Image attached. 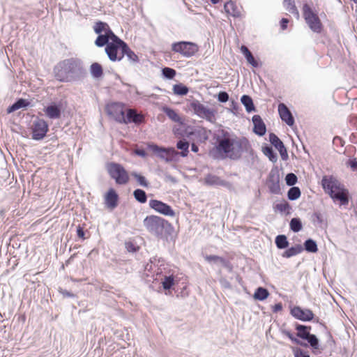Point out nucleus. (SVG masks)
<instances>
[{
    "mask_svg": "<svg viewBox=\"0 0 357 357\" xmlns=\"http://www.w3.org/2000/svg\"><path fill=\"white\" fill-rule=\"evenodd\" d=\"M162 72L163 76L169 79H173L176 75V70L169 67L164 68Z\"/></svg>",
    "mask_w": 357,
    "mask_h": 357,
    "instance_id": "nucleus-50",
    "label": "nucleus"
},
{
    "mask_svg": "<svg viewBox=\"0 0 357 357\" xmlns=\"http://www.w3.org/2000/svg\"><path fill=\"white\" fill-rule=\"evenodd\" d=\"M241 51L245 57V59L250 56L251 54H252L251 52L249 50V49L245 45H242L241 47Z\"/></svg>",
    "mask_w": 357,
    "mask_h": 357,
    "instance_id": "nucleus-57",
    "label": "nucleus"
},
{
    "mask_svg": "<svg viewBox=\"0 0 357 357\" xmlns=\"http://www.w3.org/2000/svg\"><path fill=\"white\" fill-rule=\"evenodd\" d=\"M289 227L291 231L294 232H298L300 231L302 228V222L300 218H294L290 220L289 222Z\"/></svg>",
    "mask_w": 357,
    "mask_h": 357,
    "instance_id": "nucleus-42",
    "label": "nucleus"
},
{
    "mask_svg": "<svg viewBox=\"0 0 357 357\" xmlns=\"http://www.w3.org/2000/svg\"><path fill=\"white\" fill-rule=\"evenodd\" d=\"M173 91L176 95L185 96L188 93L189 89L183 84H177L174 85Z\"/></svg>",
    "mask_w": 357,
    "mask_h": 357,
    "instance_id": "nucleus-43",
    "label": "nucleus"
},
{
    "mask_svg": "<svg viewBox=\"0 0 357 357\" xmlns=\"http://www.w3.org/2000/svg\"><path fill=\"white\" fill-rule=\"evenodd\" d=\"M301 195V190L298 187H291L287 192V197L291 201L298 199Z\"/></svg>",
    "mask_w": 357,
    "mask_h": 357,
    "instance_id": "nucleus-40",
    "label": "nucleus"
},
{
    "mask_svg": "<svg viewBox=\"0 0 357 357\" xmlns=\"http://www.w3.org/2000/svg\"><path fill=\"white\" fill-rule=\"evenodd\" d=\"M269 296L268 291L264 287H258L255 294H254V298L258 301H264Z\"/></svg>",
    "mask_w": 357,
    "mask_h": 357,
    "instance_id": "nucleus-33",
    "label": "nucleus"
},
{
    "mask_svg": "<svg viewBox=\"0 0 357 357\" xmlns=\"http://www.w3.org/2000/svg\"><path fill=\"white\" fill-rule=\"evenodd\" d=\"M266 184L270 192L272 194L278 195L280 193V172L277 167L273 168L271 170Z\"/></svg>",
    "mask_w": 357,
    "mask_h": 357,
    "instance_id": "nucleus-14",
    "label": "nucleus"
},
{
    "mask_svg": "<svg viewBox=\"0 0 357 357\" xmlns=\"http://www.w3.org/2000/svg\"><path fill=\"white\" fill-rule=\"evenodd\" d=\"M130 175L136 179L139 185L144 188L149 187V183L144 176L139 174L135 172H131Z\"/></svg>",
    "mask_w": 357,
    "mask_h": 357,
    "instance_id": "nucleus-45",
    "label": "nucleus"
},
{
    "mask_svg": "<svg viewBox=\"0 0 357 357\" xmlns=\"http://www.w3.org/2000/svg\"><path fill=\"white\" fill-rule=\"evenodd\" d=\"M77 236L79 238H82V239H85L84 231L83 230V229L80 226H78V227L77 229Z\"/></svg>",
    "mask_w": 357,
    "mask_h": 357,
    "instance_id": "nucleus-61",
    "label": "nucleus"
},
{
    "mask_svg": "<svg viewBox=\"0 0 357 357\" xmlns=\"http://www.w3.org/2000/svg\"><path fill=\"white\" fill-rule=\"evenodd\" d=\"M204 183L208 185L222 186L229 190H231L232 188V184L230 182L223 180L220 177L211 174H208L206 176Z\"/></svg>",
    "mask_w": 357,
    "mask_h": 357,
    "instance_id": "nucleus-17",
    "label": "nucleus"
},
{
    "mask_svg": "<svg viewBox=\"0 0 357 357\" xmlns=\"http://www.w3.org/2000/svg\"><path fill=\"white\" fill-rule=\"evenodd\" d=\"M277 150L279 151L282 160H287L288 158L287 151L284 145H282L281 147L279 148V149Z\"/></svg>",
    "mask_w": 357,
    "mask_h": 357,
    "instance_id": "nucleus-54",
    "label": "nucleus"
},
{
    "mask_svg": "<svg viewBox=\"0 0 357 357\" xmlns=\"http://www.w3.org/2000/svg\"><path fill=\"white\" fill-rule=\"evenodd\" d=\"M262 151H263L264 154L266 156H267L271 162H275L278 160V155L274 152L272 146H266L262 148Z\"/></svg>",
    "mask_w": 357,
    "mask_h": 357,
    "instance_id": "nucleus-36",
    "label": "nucleus"
},
{
    "mask_svg": "<svg viewBox=\"0 0 357 357\" xmlns=\"http://www.w3.org/2000/svg\"><path fill=\"white\" fill-rule=\"evenodd\" d=\"M222 266H224L225 268L228 270L229 272H231L233 269V266L231 264L227 259L224 261V262L222 264Z\"/></svg>",
    "mask_w": 357,
    "mask_h": 357,
    "instance_id": "nucleus-60",
    "label": "nucleus"
},
{
    "mask_svg": "<svg viewBox=\"0 0 357 357\" xmlns=\"http://www.w3.org/2000/svg\"><path fill=\"white\" fill-rule=\"evenodd\" d=\"M45 112L46 115L52 119H59L61 116V109L56 105L47 107Z\"/></svg>",
    "mask_w": 357,
    "mask_h": 357,
    "instance_id": "nucleus-25",
    "label": "nucleus"
},
{
    "mask_svg": "<svg viewBox=\"0 0 357 357\" xmlns=\"http://www.w3.org/2000/svg\"><path fill=\"white\" fill-rule=\"evenodd\" d=\"M162 112L168 116L169 119L175 123H181V119L178 114L173 109L164 106L162 109Z\"/></svg>",
    "mask_w": 357,
    "mask_h": 357,
    "instance_id": "nucleus-28",
    "label": "nucleus"
},
{
    "mask_svg": "<svg viewBox=\"0 0 357 357\" xmlns=\"http://www.w3.org/2000/svg\"><path fill=\"white\" fill-rule=\"evenodd\" d=\"M294 357H310L307 351H305L301 348H293Z\"/></svg>",
    "mask_w": 357,
    "mask_h": 357,
    "instance_id": "nucleus-52",
    "label": "nucleus"
},
{
    "mask_svg": "<svg viewBox=\"0 0 357 357\" xmlns=\"http://www.w3.org/2000/svg\"><path fill=\"white\" fill-rule=\"evenodd\" d=\"M135 199L139 203L144 204L147 201V195L144 190L142 189H136L133 192Z\"/></svg>",
    "mask_w": 357,
    "mask_h": 357,
    "instance_id": "nucleus-39",
    "label": "nucleus"
},
{
    "mask_svg": "<svg viewBox=\"0 0 357 357\" xmlns=\"http://www.w3.org/2000/svg\"><path fill=\"white\" fill-rule=\"evenodd\" d=\"M54 73L57 80L68 82L82 78L85 70L80 60L70 58L59 62L54 67Z\"/></svg>",
    "mask_w": 357,
    "mask_h": 357,
    "instance_id": "nucleus-3",
    "label": "nucleus"
},
{
    "mask_svg": "<svg viewBox=\"0 0 357 357\" xmlns=\"http://www.w3.org/2000/svg\"><path fill=\"white\" fill-rule=\"evenodd\" d=\"M247 61L253 67L257 68L259 66L258 62L255 60L253 55L251 54L250 56L246 58Z\"/></svg>",
    "mask_w": 357,
    "mask_h": 357,
    "instance_id": "nucleus-55",
    "label": "nucleus"
},
{
    "mask_svg": "<svg viewBox=\"0 0 357 357\" xmlns=\"http://www.w3.org/2000/svg\"><path fill=\"white\" fill-rule=\"evenodd\" d=\"M305 340L307 342L312 350L319 349V341L315 335L310 333Z\"/></svg>",
    "mask_w": 357,
    "mask_h": 357,
    "instance_id": "nucleus-41",
    "label": "nucleus"
},
{
    "mask_svg": "<svg viewBox=\"0 0 357 357\" xmlns=\"http://www.w3.org/2000/svg\"><path fill=\"white\" fill-rule=\"evenodd\" d=\"M190 108L193 111L195 114L208 121H212L215 118L214 110L208 108L197 100H193L190 103Z\"/></svg>",
    "mask_w": 357,
    "mask_h": 357,
    "instance_id": "nucleus-10",
    "label": "nucleus"
},
{
    "mask_svg": "<svg viewBox=\"0 0 357 357\" xmlns=\"http://www.w3.org/2000/svg\"><path fill=\"white\" fill-rule=\"evenodd\" d=\"M312 221L314 224L322 225L324 222L323 215L319 211H315L312 215Z\"/></svg>",
    "mask_w": 357,
    "mask_h": 357,
    "instance_id": "nucleus-51",
    "label": "nucleus"
},
{
    "mask_svg": "<svg viewBox=\"0 0 357 357\" xmlns=\"http://www.w3.org/2000/svg\"><path fill=\"white\" fill-rule=\"evenodd\" d=\"M239 107H239V105H238L237 102H234V101H232V102H231V112H232L234 114H236V115H237V114H238V109H239Z\"/></svg>",
    "mask_w": 357,
    "mask_h": 357,
    "instance_id": "nucleus-58",
    "label": "nucleus"
},
{
    "mask_svg": "<svg viewBox=\"0 0 357 357\" xmlns=\"http://www.w3.org/2000/svg\"><path fill=\"white\" fill-rule=\"evenodd\" d=\"M229 94L225 91H220L218 94V100L220 102H226L229 100Z\"/></svg>",
    "mask_w": 357,
    "mask_h": 357,
    "instance_id": "nucleus-53",
    "label": "nucleus"
},
{
    "mask_svg": "<svg viewBox=\"0 0 357 357\" xmlns=\"http://www.w3.org/2000/svg\"><path fill=\"white\" fill-rule=\"evenodd\" d=\"M59 292L64 296V297H69V298H74L75 295L73 294L72 292H70L66 289H60Z\"/></svg>",
    "mask_w": 357,
    "mask_h": 357,
    "instance_id": "nucleus-59",
    "label": "nucleus"
},
{
    "mask_svg": "<svg viewBox=\"0 0 357 357\" xmlns=\"http://www.w3.org/2000/svg\"><path fill=\"white\" fill-rule=\"evenodd\" d=\"M205 259L209 263L222 264L226 259L218 255H206Z\"/></svg>",
    "mask_w": 357,
    "mask_h": 357,
    "instance_id": "nucleus-48",
    "label": "nucleus"
},
{
    "mask_svg": "<svg viewBox=\"0 0 357 357\" xmlns=\"http://www.w3.org/2000/svg\"><path fill=\"white\" fill-rule=\"evenodd\" d=\"M147 149L153 152L159 158L165 160L166 162H172L175 160V158L178 155L174 148H165L159 146L158 145L151 143L147 145Z\"/></svg>",
    "mask_w": 357,
    "mask_h": 357,
    "instance_id": "nucleus-8",
    "label": "nucleus"
},
{
    "mask_svg": "<svg viewBox=\"0 0 357 357\" xmlns=\"http://www.w3.org/2000/svg\"><path fill=\"white\" fill-rule=\"evenodd\" d=\"M303 250V247L300 245H296L295 246H292L289 248H288L286 251L283 252L282 256L283 257L289 258L294 256H296L298 254H300Z\"/></svg>",
    "mask_w": 357,
    "mask_h": 357,
    "instance_id": "nucleus-29",
    "label": "nucleus"
},
{
    "mask_svg": "<svg viewBox=\"0 0 357 357\" xmlns=\"http://www.w3.org/2000/svg\"><path fill=\"white\" fill-rule=\"evenodd\" d=\"M48 131V124L41 119H37L33 121L31 127L32 139L34 140H41L45 136Z\"/></svg>",
    "mask_w": 357,
    "mask_h": 357,
    "instance_id": "nucleus-13",
    "label": "nucleus"
},
{
    "mask_svg": "<svg viewBox=\"0 0 357 357\" xmlns=\"http://www.w3.org/2000/svg\"><path fill=\"white\" fill-rule=\"evenodd\" d=\"M149 206L156 212L166 215L174 217L175 216V212L172 208L166 203L157 199H151L149 201Z\"/></svg>",
    "mask_w": 357,
    "mask_h": 357,
    "instance_id": "nucleus-15",
    "label": "nucleus"
},
{
    "mask_svg": "<svg viewBox=\"0 0 357 357\" xmlns=\"http://www.w3.org/2000/svg\"><path fill=\"white\" fill-rule=\"evenodd\" d=\"M167 266L164 259L154 257L151 258L149 262L145 265L144 271L146 272L147 276L151 274V277L154 278L155 275L156 278L154 280H158V276L162 277L166 274Z\"/></svg>",
    "mask_w": 357,
    "mask_h": 357,
    "instance_id": "nucleus-5",
    "label": "nucleus"
},
{
    "mask_svg": "<svg viewBox=\"0 0 357 357\" xmlns=\"http://www.w3.org/2000/svg\"><path fill=\"white\" fill-rule=\"evenodd\" d=\"M224 8L227 13L234 17L241 16V11L234 2L231 1H227L225 3Z\"/></svg>",
    "mask_w": 357,
    "mask_h": 357,
    "instance_id": "nucleus-23",
    "label": "nucleus"
},
{
    "mask_svg": "<svg viewBox=\"0 0 357 357\" xmlns=\"http://www.w3.org/2000/svg\"><path fill=\"white\" fill-rule=\"evenodd\" d=\"M295 328L297 331L296 336L303 340L307 339V337L310 334L311 326L296 324Z\"/></svg>",
    "mask_w": 357,
    "mask_h": 357,
    "instance_id": "nucleus-26",
    "label": "nucleus"
},
{
    "mask_svg": "<svg viewBox=\"0 0 357 357\" xmlns=\"http://www.w3.org/2000/svg\"><path fill=\"white\" fill-rule=\"evenodd\" d=\"M114 36H116V35L114 34L112 30H107V32L105 33L98 34L95 40V45L99 47L107 46L114 39Z\"/></svg>",
    "mask_w": 357,
    "mask_h": 357,
    "instance_id": "nucleus-21",
    "label": "nucleus"
},
{
    "mask_svg": "<svg viewBox=\"0 0 357 357\" xmlns=\"http://www.w3.org/2000/svg\"><path fill=\"white\" fill-rule=\"evenodd\" d=\"M253 123V132L259 135L264 136L266 132V127L259 115H254L252 118Z\"/></svg>",
    "mask_w": 357,
    "mask_h": 357,
    "instance_id": "nucleus-20",
    "label": "nucleus"
},
{
    "mask_svg": "<svg viewBox=\"0 0 357 357\" xmlns=\"http://www.w3.org/2000/svg\"><path fill=\"white\" fill-rule=\"evenodd\" d=\"M278 113L282 121L285 122L289 126L294 125V118L285 104L280 103L278 105Z\"/></svg>",
    "mask_w": 357,
    "mask_h": 357,
    "instance_id": "nucleus-18",
    "label": "nucleus"
},
{
    "mask_svg": "<svg viewBox=\"0 0 357 357\" xmlns=\"http://www.w3.org/2000/svg\"><path fill=\"white\" fill-rule=\"evenodd\" d=\"M176 148L181 150L179 153L182 157H186L188 153L189 143L185 139H181L177 142Z\"/></svg>",
    "mask_w": 357,
    "mask_h": 357,
    "instance_id": "nucleus-35",
    "label": "nucleus"
},
{
    "mask_svg": "<svg viewBox=\"0 0 357 357\" xmlns=\"http://www.w3.org/2000/svg\"><path fill=\"white\" fill-rule=\"evenodd\" d=\"M308 252H317L318 250L317 245L315 241L308 238L304 242V248Z\"/></svg>",
    "mask_w": 357,
    "mask_h": 357,
    "instance_id": "nucleus-37",
    "label": "nucleus"
},
{
    "mask_svg": "<svg viewBox=\"0 0 357 357\" xmlns=\"http://www.w3.org/2000/svg\"><path fill=\"white\" fill-rule=\"evenodd\" d=\"M269 142L276 149H279L280 147L284 145L280 139L274 133L269 134Z\"/></svg>",
    "mask_w": 357,
    "mask_h": 357,
    "instance_id": "nucleus-47",
    "label": "nucleus"
},
{
    "mask_svg": "<svg viewBox=\"0 0 357 357\" xmlns=\"http://www.w3.org/2000/svg\"><path fill=\"white\" fill-rule=\"evenodd\" d=\"M119 196L114 189H110L105 195V204L111 208H115L118 205Z\"/></svg>",
    "mask_w": 357,
    "mask_h": 357,
    "instance_id": "nucleus-22",
    "label": "nucleus"
},
{
    "mask_svg": "<svg viewBox=\"0 0 357 357\" xmlns=\"http://www.w3.org/2000/svg\"><path fill=\"white\" fill-rule=\"evenodd\" d=\"M19 109L18 105H16L15 102H14L12 105L9 106L7 109V112L8 114H10L12 112H14L15 111Z\"/></svg>",
    "mask_w": 357,
    "mask_h": 357,
    "instance_id": "nucleus-62",
    "label": "nucleus"
},
{
    "mask_svg": "<svg viewBox=\"0 0 357 357\" xmlns=\"http://www.w3.org/2000/svg\"><path fill=\"white\" fill-rule=\"evenodd\" d=\"M126 43L117 36L105 47V52L112 61H121V54H123L124 45Z\"/></svg>",
    "mask_w": 357,
    "mask_h": 357,
    "instance_id": "nucleus-6",
    "label": "nucleus"
},
{
    "mask_svg": "<svg viewBox=\"0 0 357 357\" xmlns=\"http://www.w3.org/2000/svg\"><path fill=\"white\" fill-rule=\"evenodd\" d=\"M244 152L250 154L253 153L249 140L245 137L230 136L226 132L218 141V144L211 151L210 154L214 158H224L225 155L231 160H237Z\"/></svg>",
    "mask_w": 357,
    "mask_h": 357,
    "instance_id": "nucleus-1",
    "label": "nucleus"
},
{
    "mask_svg": "<svg viewBox=\"0 0 357 357\" xmlns=\"http://www.w3.org/2000/svg\"><path fill=\"white\" fill-rule=\"evenodd\" d=\"M124 56H126L130 62L132 63H137L139 62L138 56L130 50L127 43L124 45L123 54H121V60L123 58Z\"/></svg>",
    "mask_w": 357,
    "mask_h": 357,
    "instance_id": "nucleus-24",
    "label": "nucleus"
},
{
    "mask_svg": "<svg viewBox=\"0 0 357 357\" xmlns=\"http://www.w3.org/2000/svg\"><path fill=\"white\" fill-rule=\"evenodd\" d=\"M172 50L183 55L184 57L189 58L195 54L198 51V46L193 43L181 41L174 43L172 45Z\"/></svg>",
    "mask_w": 357,
    "mask_h": 357,
    "instance_id": "nucleus-9",
    "label": "nucleus"
},
{
    "mask_svg": "<svg viewBox=\"0 0 357 357\" xmlns=\"http://www.w3.org/2000/svg\"><path fill=\"white\" fill-rule=\"evenodd\" d=\"M143 225L149 233L158 239L169 242L175 238L174 226L163 218L154 215H148L144 218Z\"/></svg>",
    "mask_w": 357,
    "mask_h": 357,
    "instance_id": "nucleus-2",
    "label": "nucleus"
},
{
    "mask_svg": "<svg viewBox=\"0 0 357 357\" xmlns=\"http://www.w3.org/2000/svg\"><path fill=\"white\" fill-rule=\"evenodd\" d=\"M109 174L119 185H125L129 181V175L125 168L119 163L111 162L107 168Z\"/></svg>",
    "mask_w": 357,
    "mask_h": 357,
    "instance_id": "nucleus-7",
    "label": "nucleus"
},
{
    "mask_svg": "<svg viewBox=\"0 0 357 357\" xmlns=\"http://www.w3.org/2000/svg\"><path fill=\"white\" fill-rule=\"evenodd\" d=\"M90 73L93 78H100L103 75L102 66L98 63H93L90 66Z\"/></svg>",
    "mask_w": 357,
    "mask_h": 357,
    "instance_id": "nucleus-30",
    "label": "nucleus"
},
{
    "mask_svg": "<svg viewBox=\"0 0 357 357\" xmlns=\"http://www.w3.org/2000/svg\"><path fill=\"white\" fill-rule=\"evenodd\" d=\"M282 333L287 336L295 344L300 345L301 347H307V344L299 340L298 338L295 337L290 331L287 330H282Z\"/></svg>",
    "mask_w": 357,
    "mask_h": 357,
    "instance_id": "nucleus-46",
    "label": "nucleus"
},
{
    "mask_svg": "<svg viewBox=\"0 0 357 357\" xmlns=\"http://www.w3.org/2000/svg\"><path fill=\"white\" fill-rule=\"evenodd\" d=\"M162 280V284L165 289H169L174 285V280L172 275H167L165 274L160 278Z\"/></svg>",
    "mask_w": 357,
    "mask_h": 357,
    "instance_id": "nucleus-38",
    "label": "nucleus"
},
{
    "mask_svg": "<svg viewBox=\"0 0 357 357\" xmlns=\"http://www.w3.org/2000/svg\"><path fill=\"white\" fill-rule=\"evenodd\" d=\"M349 164L353 170L357 169V160L356 159L349 160Z\"/></svg>",
    "mask_w": 357,
    "mask_h": 357,
    "instance_id": "nucleus-64",
    "label": "nucleus"
},
{
    "mask_svg": "<svg viewBox=\"0 0 357 357\" xmlns=\"http://www.w3.org/2000/svg\"><path fill=\"white\" fill-rule=\"evenodd\" d=\"M321 185L326 193H328L334 202L339 201L341 205L349 204V191L337 179L333 176H324Z\"/></svg>",
    "mask_w": 357,
    "mask_h": 357,
    "instance_id": "nucleus-4",
    "label": "nucleus"
},
{
    "mask_svg": "<svg viewBox=\"0 0 357 357\" xmlns=\"http://www.w3.org/2000/svg\"><path fill=\"white\" fill-rule=\"evenodd\" d=\"M303 10L305 20L310 29L314 32L320 33L322 27L318 16L313 13L312 10L307 4H304Z\"/></svg>",
    "mask_w": 357,
    "mask_h": 357,
    "instance_id": "nucleus-11",
    "label": "nucleus"
},
{
    "mask_svg": "<svg viewBox=\"0 0 357 357\" xmlns=\"http://www.w3.org/2000/svg\"><path fill=\"white\" fill-rule=\"evenodd\" d=\"M15 102L18 105L19 109L26 107L29 104L28 102L23 98H20Z\"/></svg>",
    "mask_w": 357,
    "mask_h": 357,
    "instance_id": "nucleus-56",
    "label": "nucleus"
},
{
    "mask_svg": "<svg viewBox=\"0 0 357 357\" xmlns=\"http://www.w3.org/2000/svg\"><path fill=\"white\" fill-rule=\"evenodd\" d=\"M283 5L288 12L296 16L297 18L299 17V13L296 7L294 0H284Z\"/></svg>",
    "mask_w": 357,
    "mask_h": 357,
    "instance_id": "nucleus-31",
    "label": "nucleus"
},
{
    "mask_svg": "<svg viewBox=\"0 0 357 357\" xmlns=\"http://www.w3.org/2000/svg\"><path fill=\"white\" fill-rule=\"evenodd\" d=\"M241 103L244 105L246 112L250 113L252 112H255L256 108L253 103V100L252 98L248 95H243L241 98Z\"/></svg>",
    "mask_w": 357,
    "mask_h": 357,
    "instance_id": "nucleus-27",
    "label": "nucleus"
},
{
    "mask_svg": "<svg viewBox=\"0 0 357 357\" xmlns=\"http://www.w3.org/2000/svg\"><path fill=\"white\" fill-rule=\"evenodd\" d=\"M107 30H112L107 23L98 21L93 26V31L97 34L105 33Z\"/></svg>",
    "mask_w": 357,
    "mask_h": 357,
    "instance_id": "nucleus-32",
    "label": "nucleus"
},
{
    "mask_svg": "<svg viewBox=\"0 0 357 357\" xmlns=\"http://www.w3.org/2000/svg\"><path fill=\"white\" fill-rule=\"evenodd\" d=\"M289 23V20L287 18H282L280 21V26L282 30L287 29V24Z\"/></svg>",
    "mask_w": 357,
    "mask_h": 357,
    "instance_id": "nucleus-63",
    "label": "nucleus"
},
{
    "mask_svg": "<svg viewBox=\"0 0 357 357\" xmlns=\"http://www.w3.org/2000/svg\"><path fill=\"white\" fill-rule=\"evenodd\" d=\"M144 121V117L142 114L138 113L137 110L133 109H128L125 114V121L123 123L128 124L134 123L135 124H140Z\"/></svg>",
    "mask_w": 357,
    "mask_h": 357,
    "instance_id": "nucleus-19",
    "label": "nucleus"
},
{
    "mask_svg": "<svg viewBox=\"0 0 357 357\" xmlns=\"http://www.w3.org/2000/svg\"><path fill=\"white\" fill-rule=\"evenodd\" d=\"M298 181L296 175L294 173H289L286 175L285 181L286 184L289 186H294Z\"/></svg>",
    "mask_w": 357,
    "mask_h": 357,
    "instance_id": "nucleus-49",
    "label": "nucleus"
},
{
    "mask_svg": "<svg viewBox=\"0 0 357 357\" xmlns=\"http://www.w3.org/2000/svg\"><path fill=\"white\" fill-rule=\"evenodd\" d=\"M106 112L108 116L114 119L116 122L123 123L125 121L124 105L121 102H112L106 107Z\"/></svg>",
    "mask_w": 357,
    "mask_h": 357,
    "instance_id": "nucleus-12",
    "label": "nucleus"
},
{
    "mask_svg": "<svg viewBox=\"0 0 357 357\" xmlns=\"http://www.w3.org/2000/svg\"><path fill=\"white\" fill-rule=\"evenodd\" d=\"M275 209L280 211V213H287V214H289V210L291 209V206L287 201H283L280 203L276 204L275 206Z\"/></svg>",
    "mask_w": 357,
    "mask_h": 357,
    "instance_id": "nucleus-44",
    "label": "nucleus"
},
{
    "mask_svg": "<svg viewBox=\"0 0 357 357\" xmlns=\"http://www.w3.org/2000/svg\"><path fill=\"white\" fill-rule=\"evenodd\" d=\"M291 314L296 319L303 321H309L314 318V314L312 310L302 309L298 306H295L291 310Z\"/></svg>",
    "mask_w": 357,
    "mask_h": 357,
    "instance_id": "nucleus-16",
    "label": "nucleus"
},
{
    "mask_svg": "<svg viewBox=\"0 0 357 357\" xmlns=\"http://www.w3.org/2000/svg\"><path fill=\"white\" fill-rule=\"evenodd\" d=\"M275 243L278 249H284L289 246V241L287 238L284 234L277 236L275 240Z\"/></svg>",
    "mask_w": 357,
    "mask_h": 357,
    "instance_id": "nucleus-34",
    "label": "nucleus"
}]
</instances>
